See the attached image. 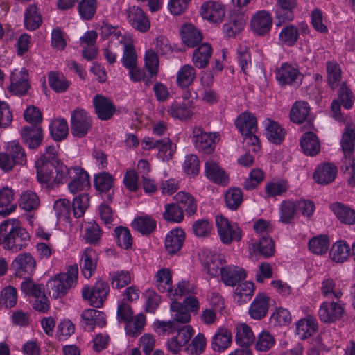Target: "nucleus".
Listing matches in <instances>:
<instances>
[{
    "instance_id": "11",
    "label": "nucleus",
    "mask_w": 355,
    "mask_h": 355,
    "mask_svg": "<svg viewBox=\"0 0 355 355\" xmlns=\"http://www.w3.org/2000/svg\"><path fill=\"white\" fill-rule=\"evenodd\" d=\"M126 17L129 24L136 30L145 33L150 26L148 17L144 10L137 6H132L126 10Z\"/></svg>"
},
{
    "instance_id": "33",
    "label": "nucleus",
    "mask_w": 355,
    "mask_h": 355,
    "mask_svg": "<svg viewBox=\"0 0 355 355\" xmlns=\"http://www.w3.org/2000/svg\"><path fill=\"white\" fill-rule=\"evenodd\" d=\"M42 24V17L35 4L30 5L24 12V26L28 31H35Z\"/></svg>"
},
{
    "instance_id": "56",
    "label": "nucleus",
    "mask_w": 355,
    "mask_h": 355,
    "mask_svg": "<svg viewBox=\"0 0 355 355\" xmlns=\"http://www.w3.org/2000/svg\"><path fill=\"white\" fill-rule=\"evenodd\" d=\"M121 44L123 46V53L121 59L123 65L127 68L137 64V55L133 44L128 42L126 38Z\"/></svg>"
},
{
    "instance_id": "14",
    "label": "nucleus",
    "mask_w": 355,
    "mask_h": 355,
    "mask_svg": "<svg viewBox=\"0 0 355 355\" xmlns=\"http://www.w3.org/2000/svg\"><path fill=\"white\" fill-rule=\"evenodd\" d=\"M81 318V327L87 331H92L96 326L106 325L105 315L101 311L88 309L82 313Z\"/></svg>"
},
{
    "instance_id": "26",
    "label": "nucleus",
    "mask_w": 355,
    "mask_h": 355,
    "mask_svg": "<svg viewBox=\"0 0 355 355\" xmlns=\"http://www.w3.org/2000/svg\"><path fill=\"white\" fill-rule=\"evenodd\" d=\"M98 255L95 250L87 248L85 250L81 257L80 268L82 274L89 279L96 270Z\"/></svg>"
},
{
    "instance_id": "64",
    "label": "nucleus",
    "mask_w": 355,
    "mask_h": 355,
    "mask_svg": "<svg viewBox=\"0 0 355 355\" xmlns=\"http://www.w3.org/2000/svg\"><path fill=\"white\" fill-rule=\"evenodd\" d=\"M243 192L239 188H231L225 194V203L227 207L232 209H237L243 202Z\"/></svg>"
},
{
    "instance_id": "52",
    "label": "nucleus",
    "mask_w": 355,
    "mask_h": 355,
    "mask_svg": "<svg viewBox=\"0 0 355 355\" xmlns=\"http://www.w3.org/2000/svg\"><path fill=\"white\" fill-rule=\"evenodd\" d=\"M254 285L252 282H245L239 284L234 291V297L241 304L246 303L254 295Z\"/></svg>"
},
{
    "instance_id": "59",
    "label": "nucleus",
    "mask_w": 355,
    "mask_h": 355,
    "mask_svg": "<svg viewBox=\"0 0 355 355\" xmlns=\"http://www.w3.org/2000/svg\"><path fill=\"white\" fill-rule=\"evenodd\" d=\"M17 299V291L12 286H6L0 292V305L6 308L14 307Z\"/></svg>"
},
{
    "instance_id": "42",
    "label": "nucleus",
    "mask_w": 355,
    "mask_h": 355,
    "mask_svg": "<svg viewBox=\"0 0 355 355\" xmlns=\"http://www.w3.org/2000/svg\"><path fill=\"white\" fill-rule=\"evenodd\" d=\"M159 57L157 53L153 49H148L144 55V70L154 81L159 73Z\"/></svg>"
},
{
    "instance_id": "17",
    "label": "nucleus",
    "mask_w": 355,
    "mask_h": 355,
    "mask_svg": "<svg viewBox=\"0 0 355 355\" xmlns=\"http://www.w3.org/2000/svg\"><path fill=\"white\" fill-rule=\"evenodd\" d=\"M270 297L264 293H258L250 306L248 313L254 320H261L268 311Z\"/></svg>"
},
{
    "instance_id": "55",
    "label": "nucleus",
    "mask_w": 355,
    "mask_h": 355,
    "mask_svg": "<svg viewBox=\"0 0 355 355\" xmlns=\"http://www.w3.org/2000/svg\"><path fill=\"white\" fill-rule=\"evenodd\" d=\"M69 127L64 119H56L50 125V132L52 137L55 141L64 139L68 135Z\"/></svg>"
},
{
    "instance_id": "1",
    "label": "nucleus",
    "mask_w": 355,
    "mask_h": 355,
    "mask_svg": "<svg viewBox=\"0 0 355 355\" xmlns=\"http://www.w3.org/2000/svg\"><path fill=\"white\" fill-rule=\"evenodd\" d=\"M29 233L17 219H8L0 225V245L6 250L17 252L29 243Z\"/></svg>"
},
{
    "instance_id": "30",
    "label": "nucleus",
    "mask_w": 355,
    "mask_h": 355,
    "mask_svg": "<svg viewBox=\"0 0 355 355\" xmlns=\"http://www.w3.org/2000/svg\"><path fill=\"white\" fill-rule=\"evenodd\" d=\"M155 285L161 293H173L172 288V274L168 268L159 270L154 276Z\"/></svg>"
},
{
    "instance_id": "21",
    "label": "nucleus",
    "mask_w": 355,
    "mask_h": 355,
    "mask_svg": "<svg viewBox=\"0 0 355 355\" xmlns=\"http://www.w3.org/2000/svg\"><path fill=\"white\" fill-rule=\"evenodd\" d=\"M310 107L307 102L304 101H296L290 111V120L295 123L300 124L306 122L309 127L313 126L311 121Z\"/></svg>"
},
{
    "instance_id": "20",
    "label": "nucleus",
    "mask_w": 355,
    "mask_h": 355,
    "mask_svg": "<svg viewBox=\"0 0 355 355\" xmlns=\"http://www.w3.org/2000/svg\"><path fill=\"white\" fill-rule=\"evenodd\" d=\"M205 173L206 177L212 182L220 185H227L229 178L225 170L219 164L209 160L205 164Z\"/></svg>"
},
{
    "instance_id": "8",
    "label": "nucleus",
    "mask_w": 355,
    "mask_h": 355,
    "mask_svg": "<svg viewBox=\"0 0 355 355\" xmlns=\"http://www.w3.org/2000/svg\"><path fill=\"white\" fill-rule=\"evenodd\" d=\"M31 87L29 75L26 69H15L11 73L10 85L8 87L10 93L15 96H24L28 94Z\"/></svg>"
},
{
    "instance_id": "13",
    "label": "nucleus",
    "mask_w": 355,
    "mask_h": 355,
    "mask_svg": "<svg viewBox=\"0 0 355 355\" xmlns=\"http://www.w3.org/2000/svg\"><path fill=\"white\" fill-rule=\"evenodd\" d=\"M93 105L97 116L103 121L110 119L116 112L112 101L102 94H96L94 97Z\"/></svg>"
},
{
    "instance_id": "43",
    "label": "nucleus",
    "mask_w": 355,
    "mask_h": 355,
    "mask_svg": "<svg viewBox=\"0 0 355 355\" xmlns=\"http://www.w3.org/2000/svg\"><path fill=\"white\" fill-rule=\"evenodd\" d=\"M183 42L189 47L197 45L202 39L200 31L191 24H184L182 28Z\"/></svg>"
},
{
    "instance_id": "31",
    "label": "nucleus",
    "mask_w": 355,
    "mask_h": 355,
    "mask_svg": "<svg viewBox=\"0 0 355 355\" xmlns=\"http://www.w3.org/2000/svg\"><path fill=\"white\" fill-rule=\"evenodd\" d=\"M300 146L304 154L315 156L320 150L319 139L315 134L307 132L302 135L300 139Z\"/></svg>"
},
{
    "instance_id": "54",
    "label": "nucleus",
    "mask_w": 355,
    "mask_h": 355,
    "mask_svg": "<svg viewBox=\"0 0 355 355\" xmlns=\"http://www.w3.org/2000/svg\"><path fill=\"white\" fill-rule=\"evenodd\" d=\"M309 249L315 254H323L329 247V239L327 235L321 234L313 237L309 241Z\"/></svg>"
},
{
    "instance_id": "60",
    "label": "nucleus",
    "mask_w": 355,
    "mask_h": 355,
    "mask_svg": "<svg viewBox=\"0 0 355 355\" xmlns=\"http://www.w3.org/2000/svg\"><path fill=\"white\" fill-rule=\"evenodd\" d=\"M162 216L165 220L172 223H180L184 219L182 208L175 203L166 204Z\"/></svg>"
},
{
    "instance_id": "40",
    "label": "nucleus",
    "mask_w": 355,
    "mask_h": 355,
    "mask_svg": "<svg viewBox=\"0 0 355 355\" xmlns=\"http://www.w3.org/2000/svg\"><path fill=\"white\" fill-rule=\"evenodd\" d=\"M146 318L144 313H139L125 323V330L128 336L137 337L143 331Z\"/></svg>"
},
{
    "instance_id": "25",
    "label": "nucleus",
    "mask_w": 355,
    "mask_h": 355,
    "mask_svg": "<svg viewBox=\"0 0 355 355\" xmlns=\"http://www.w3.org/2000/svg\"><path fill=\"white\" fill-rule=\"evenodd\" d=\"M23 142L30 148H37L43 139V130L37 125L26 126L21 130V132Z\"/></svg>"
},
{
    "instance_id": "47",
    "label": "nucleus",
    "mask_w": 355,
    "mask_h": 355,
    "mask_svg": "<svg viewBox=\"0 0 355 355\" xmlns=\"http://www.w3.org/2000/svg\"><path fill=\"white\" fill-rule=\"evenodd\" d=\"M50 87L57 93L65 92L71 85L63 74L55 71H51L48 76Z\"/></svg>"
},
{
    "instance_id": "29",
    "label": "nucleus",
    "mask_w": 355,
    "mask_h": 355,
    "mask_svg": "<svg viewBox=\"0 0 355 355\" xmlns=\"http://www.w3.org/2000/svg\"><path fill=\"white\" fill-rule=\"evenodd\" d=\"M211 55L212 47L209 44L205 42L193 51L192 62L196 67L204 69L208 65Z\"/></svg>"
},
{
    "instance_id": "35",
    "label": "nucleus",
    "mask_w": 355,
    "mask_h": 355,
    "mask_svg": "<svg viewBox=\"0 0 355 355\" xmlns=\"http://www.w3.org/2000/svg\"><path fill=\"white\" fill-rule=\"evenodd\" d=\"M318 323L315 318L308 316L300 319L296 323V332L301 339H306L318 331Z\"/></svg>"
},
{
    "instance_id": "7",
    "label": "nucleus",
    "mask_w": 355,
    "mask_h": 355,
    "mask_svg": "<svg viewBox=\"0 0 355 355\" xmlns=\"http://www.w3.org/2000/svg\"><path fill=\"white\" fill-rule=\"evenodd\" d=\"M92 125L89 113L80 107L76 108L71 115V130L75 137H84Z\"/></svg>"
},
{
    "instance_id": "22",
    "label": "nucleus",
    "mask_w": 355,
    "mask_h": 355,
    "mask_svg": "<svg viewBox=\"0 0 355 355\" xmlns=\"http://www.w3.org/2000/svg\"><path fill=\"white\" fill-rule=\"evenodd\" d=\"M225 259L222 254L209 251L202 261V266L211 276L218 277L220 274L221 268L225 267Z\"/></svg>"
},
{
    "instance_id": "12",
    "label": "nucleus",
    "mask_w": 355,
    "mask_h": 355,
    "mask_svg": "<svg viewBox=\"0 0 355 355\" xmlns=\"http://www.w3.org/2000/svg\"><path fill=\"white\" fill-rule=\"evenodd\" d=\"M272 17L267 10H259L252 17L250 26L252 31L257 35H264L271 29Z\"/></svg>"
},
{
    "instance_id": "46",
    "label": "nucleus",
    "mask_w": 355,
    "mask_h": 355,
    "mask_svg": "<svg viewBox=\"0 0 355 355\" xmlns=\"http://www.w3.org/2000/svg\"><path fill=\"white\" fill-rule=\"evenodd\" d=\"M37 168V180L41 184H49L53 180V169L55 163H50L40 161H37L35 163Z\"/></svg>"
},
{
    "instance_id": "41",
    "label": "nucleus",
    "mask_w": 355,
    "mask_h": 355,
    "mask_svg": "<svg viewBox=\"0 0 355 355\" xmlns=\"http://www.w3.org/2000/svg\"><path fill=\"white\" fill-rule=\"evenodd\" d=\"M350 255V248L345 241H338L330 249L329 256L336 263H343Z\"/></svg>"
},
{
    "instance_id": "32",
    "label": "nucleus",
    "mask_w": 355,
    "mask_h": 355,
    "mask_svg": "<svg viewBox=\"0 0 355 355\" xmlns=\"http://www.w3.org/2000/svg\"><path fill=\"white\" fill-rule=\"evenodd\" d=\"M265 126L268 139L275 144H282L286 132L285 129L279 123L270 119H266Z\"/></svg>"
},
{
    "instance_id": "44",
    "label": "nucleus",
    "mask_w": 355,
    "mask_h": 355,
    "mask_svg": "<svg viewBox=\"0 0 355 355\" xmlns=\"http://www.w3.org/2000/svg\"><path fill=\"white\" fill-rule=\"evenodd\" d=\"M327 81L331 89H335L339 86L342 79V71L339 64L336 60L327 61L326 63Z\"/></svg>"
},
{
    "instance_id": "24",
    "label": "nucleus",
    "mask_w": 355,
    "mask_h": 355,
    "mask_svg": "<svg viewBox=\"0 0 355 355\" xmlns=\"http://www.w3.org/2000/svg\"><path fill=\"white\" fill-rule=\"evenodd\" d=\"M337 168L332 164L323 163L317 166L313 178L318 184H327L332 182L337 175Z\"/></svg>"
},
{
    "instance_id": "19",
    "label": "nucleus",
    "mask_w": 355,
    "mask_h": 355,
    "mask_svg": "<svg viewBox=\"0 0 355 355\" xmlns=\"http://www.w3.org/2000/svg\"><path fill=\"white\" fill-rule=\"evenodd\" d=\"M300 76L299 69L288 62L282 63L275 73L276 79L281 85H293Z\"/></svg>"
},
{
    "instance_id": "57",
    "label": "nucleus",
    "mask_w": 355,
    "mask_h": 355,
    "mask_svg": "<svg viewBox=\"0 0 355 355\" xmlns=\"http://www.w3.org/2000/svg\"><path fill=\"white\" fill-rule=\"evenodd\" d=\"M298 37L299 29L293 24L284 26L279 33V40L283 44L288 46H294Z\"/></svg>"
},
{
    "instance_id": "63",
    "label": "nucleus",
    "mask_w": 355,
    "mask_h": 355,
    "mask_svg": "<svg viewBox=\"0 0 355 355\" xmlns=\"http://www.w3.org/2000/svg\"><path fill=\"white\" fill-rule=\"evenodd\" d=\"M338 101H339L345 109L349 110L352 107L354 101V96L346 82H343L339 85V88L338 89Z\"/></svg>"
},
{
    "instance_id": "34",
    "label": "nucleus",
    "mask_w": 355,
    "mask_h": 355,
    "mask_svg": "<svg viewBox=\"0 0 355 355\" xmlns=\"http://www.w3.org/2000/svg\"><path fill=\"white\" fill-rule=\"evenodd\" d=\"M239 132L243 134H251L257 131V121L255 116L249 112L241 114L235 121Z\"/></svg>"
},
{
    "instance_id": "50",
    "label": "nucleus",
    "mask_w": 355,
    "mask_h": 355,
    "mask_svg": "<svg viewBox=\"0 0 355 355\" xmlns=\"http://www.w3.org/2000/svg\"><path fill=\"white\" fill-rule=\"evenodd\" d=\"M132 226L142 234H149L155 230L156 221L148 216H140L133 220Z\"/></svg>"
},
{
    "instance_id": "15",
    "label": "nucleus",
    "mask_w": 355,
    "mask_h": 355,
    "mask_svg": "<svg viewBox=\"0 0 355 355\" xmlns=\"http://www.w3.org/2000/svg\"><path fill=\"white\" fill-rule=\"evenodd\" d=\"M69 178L71 182L68 184V188L71 193H76L84 191L90 187L89 176L87 172L83 168L72 167V173Z\"/></svg>"
},
{
    "instance_id": "38",
    "label": "nucleus",
    "mask_w": 355,
    "mask_h": 355,
    "mask_svg": "<svg viewBox=\"0 0 355 355\" xmlns=\"http://www.w3.org/2000/svg\"><path fill=\"white\" fill-rule=\"evenodd\" d=\"M196 77V70L190 64L183 65L178 71L176 76L177 85L182 88L187 89Z\"/></svg>"
},
{
    "instance_id": "37",
    "label": "nucleus",
    "mask_w": 355,
    "mask_h": 355,
    "mask_svg": "<svg viewBox=\"0 0 355 355\" xmlns=\"http://www.w3.org/2000/svg\"><path fill=\"white\" fill-rule=\"evenodd\" d=\"M330 209L337 218L347 225L355 224V210L341 202H335L330 205Z\"/></svg>"
},
{
    "instance_id": "10",
    "label": "nucleus",
    "mask_w": 355,
    "mask_h": 355,
    "mask_svg": "<svg viewBox=\"0 0 355 355\" xmlns=\"http://www.w3.org/2000/svg\"><path fill=\"white\" fill-rule=\"evenodd\" d=\"M225 6L220 1H207L203 2L200 7L202 17L212 23H221L225 18Z\"/></svg>"
},
{
    "instance_id": "3",
    "label": "nucleus",
    "mask_w": 355,
    "mask_h": 355,
    "mask_svg": "<svg viewBox=\"0 0 355 355\" xmlns=\"http://www.w3.org/2000/svg\"><path fill=\"white\" fill-rule=\"evenodd\" d=\"M216 226L222 243L230 245L233 242H238L241 240L243 236L241 228L237 223L230 221L223 216L216 217Z\"/></svg>"
},
{
    "instance_id": "28",
    "label": "nucleus",
    "mask_w": 355,
    "mask_h": 355,
    "mask_svg": "<svg viewBox=\"0 0 355 355\" xmlns=\"http://www.w3.org/2000/svg\"><path fill=\"white\" fill-rule=\"evenodd\" d=\"M249 245L254 254L266 258L273 256L275 252V243L270 237L263 236L259 241L251 239Z\"/></svg>"
},
{
    "instance_id": "5",
    "label": "nucleus",
    "mask_w": 355,
    "mask_h": 355,
    "mask_svg": "<svg viewBox=\"0 0 355 355\" xmlns=\"http://www.w3.org/2000/svg\"><path fill=\"white\" fill-rule=\"evenodd\" d=\"M219 141V134L216 132H207L201 127H194L193 129V139L195 148L203 154H212Z\"/></svg>"
},
{
    "instance_id": "18",
    "label": "nucleus",
    "mask_w": 355,
    "mask_h": 355,
    "mask_svg": "<svg viewBox=\"0 0 355 355\" xmlns=\"http://www.w3.org/2000/svg\"><path fill=\"white\" fill-rule=\"evenodd\" d=\"M344 313V308L337 302H323L320 306L318 315L324 322H333L340 319Z\"/></svg>"
},
{
    "instance_id": "36",
    "label": "nucleus",
    "mask_w": 355,
    "mask_h": 355,
    "mask_svg": "<svg viewBox=\"0 0 355 355\" xmlns=\"http://www.w3.org/2000/svg\"><path fill=\"white\" fill-rule=\"evenodd\" d=\"M232 341L231 331L225 328H220L212 338V349L214 351H224L230 347Z\"/></svg>"
},
{
    "instance_id": "58",
    "label": "nucleus",
    "mask_w": 355,
    "mask_h": 355,
    "mask_svg": "<svg viewBox=\"0 0 355 355\" xmlns=\"http://www.w3.org/2000/svg\"><path fill=\"white\" fill-rule=\"evenodd\" d=\"M206 345L207 342L205 335L199 333L191 340L189 344H187L184 350L190 355H200L205 350Z\"/></svg>"
},
{
    "instance_id": "62",
    "label": "nucleus",
    "mask_w": 355,
    "mask_h": 355,
    "mask_svg": "<svg viewBox=\"0 0 355 355\" xmlns=\"http://www.w3.org/2000/svg\"><path fill=\"white\" fill-rule=\"evenodd\" d=\"M99 34L103 40L107 38L109 36H112V38L118 40L119 43L124 42L125 37L122 35L117 26H112L105 21H102L101 24H99Z\"/></svg>"
},
{
    "instance_id": "61",
    "label": "nucleus",
    "mask_w": 355,
    "mask_h": 355,
    "mask_svg": "<svg viewBox=\"0 0 355 355\" xmlns=\"http://www.w3.org/2000/svg\"><path fill=\"white\" fill-rule=\"evenodd\" d=\"M171 311L174 319L173 321H175L178 324L179 322L188 323L190 322V312L180 302L175 300L173 301L171 304Z\"/></svg>"
},
{
    "instance_id": "49",
    "label": "nucleus",
    "mask_w": 355,
    "mask_h": 355,
    "mask_svg": "<svg viewBox=\"0 0 355 355\" xmlns=\"http://www.w3.org/2000/svg\"><path fill=\"white\" fill-rule=\"evenodd\" d=\"M175 201L182 205V208L184 209L185 212L191 216L194 214L197 211V203L194 197L187 192L180 191L174 197Z\"/></svg>"
},
{
    "instance_id": "4",
    "label": "nucleus",
    "mask_w": 355,
    "mask_h": 355,
    "mask_svg": "<svg viewBox=\"0 0 355 355\" xmlns=\"http://www.w3.org/2000/svg\"><path fill=\"white\" fill-rule=\"evenodd\" d=\"M110 292L108 284L101 279L98 280L94 286L85 285L82 289V297L88 301L93 307H102Z\"/></svg>"
},
{
    "instance_id": "39",
    "label": "nucleus",
    "mask_w": 355,
    "mask_h": 355,
    "mask_svg": "<svg viewBox=\"0 0 355 355\" xmlns=\"http://www.w3.org/2000/svg\"><path fill=\"white\" fill-rule=\"evenodd\" d=\"M167 112L171 117L181 121L191 119L194 113L193 107L191 105L178 102L173 103Z\"/></svg>"
},
{
    "instance_id": "53",
    "label": "nucleus",
    "mask_w": 355,
    "mask_h": 355,
    "mask_svg": "<svg viewBox=\"0 0 355 355\" xmlns=\"http://www.w3.org/2000/svg\"><path fill=\"white\" fill-rule=\"evenodd\" d=\"M297 213L295 201L283 200L279 207V220L284 223H291Z\"/></svg>"
},
{
    "instance_id": "48",
    "label": "nucleus",
    "mask_w": 355,
    "mask_h": 355,
    "mask_svg": "<svg viewBox=\"0 0 355 355\" xmlns=\"http://www.w3.org/2000/svg\"><path fill=\"white\" fill-rule=\"evenodd\" d=\"M19 205L21 209L27 211L37 209L40 206L39 196L34 191H25L20 196Z\"/></svg>"
},
{
    "instance_id": "9",
    "label": "nucleus",
    "mask_w": 355,
    "mask_h": 355,
    "mask_svg": "<svg viewBox=\"0 0 355 355\" xmlns=\"http://www.w3.org/2000/svg\"><path fill=\"white\" fill-rule=\"evenodd\" d=\"M12 267L17 277L28 278L35 271L36 261L30 253H21L13 260Z\"/></svg>"
},
{
    "instance_id": "23",
    "label": "nucleus",
    "mask_w": 355,
    "mask_h": 355,
    "mask_svg": "<svg viewBox=\"0 0 355 355\" xmlns=\"http://www.w3.org/2000/svg\"><path fill=\"white\" fill-rule=\"evenodd\" d=\"M341 148L344 154L343 160L354 158L355 146V125L347 123L340 141Z\"/></svg>"
},
{
    "instance_id": "6",
    "label": "nucleus",
    "mask_w": 355,
    "mask_h": 355,
    "mask_svg": "<svg viewBox=\"0 0 355 355\" xmlns=\"http://www.w3.org/2000/svg\"><path fill=\"white\" fill-rule=\"evenodd\" d=\"M171 338L166 341V349L174 355L180 353L194 334V329L191 325L181 326Z\"/></svg>"
},
{
    "instance_id": "45",
    "label": "nucleus",
    "mask_w": 355,
    "mask_h": 355,
    "mask_svg": "<svg viewBox=\"0 0 355 355\" xmlns=\"http://www.w3.org/2000/svg\"><path fill=\"white\" fill-rule=\"evenodd\" d=\"M236 332L235 336L236 343L239 346H248L255 339L254 335L250 327L245 324H239L236 327Z\"/></svg>"
},
{
    "instance_id": "51",
    "label": "nucleus",
    "mask_w": 355,
    "mask_h": 355,
    "mask_svg": "<svg viewBox=\"0 0 355 355\" xmlns=\"http://www.w3.org/2000/svg\"><path fill=\"white\" fill-rule=\"evenodd\" d=\"M96 0H81L78 4V12L80 18L85 21L92 19L96 12Z\"/></svg>"
},
{
    "instance_id": "2",
    "label": "nucleus",
    "mask_w": 355,
    "mask_h": 355,
    "mask_svg": "<svg viewBox=\"0 0 355 355\" xmlns=\"http://www.w3.org/2000/svg\"><path fill=\"white\" fill-rule=\"evenodd\" d=\"M78 275L77 264L69 266L66 272L57 275L48 282L49 295L55 299L64 296L69 290L76 286Z\"/></svg>"
},
{
    "instance_id": "16",
    "label": "nucleus",
    "mask_w": 355,
    "mask_h": 355,
    "mask_svg": "<svg viewBox=\"0 0 355 355\" xmlns=\"http://www.w3.org/2000/svg\"><path fill=\"white\" fill-rule=\"evenodd\" d=\"M220 279L227 286H235L246 277L245 270L237 266L227 265L221 268Z\"/></svg>"
},
{
    "instance_id": "27",
    "label": "nucleus",
    "mask_w": 355,
    "mask_h": 355,
    "mask_svg": "<svg viewBox=\"0 0 355 355\" xmlns=\"http://www.w3.org/2000/svg\"><path fill=\"white\" fill-rule=\"evenodd\" d=\"M185 239L182 229L175 228L171 230L165 239V249L170 254H175L182 248Z\"/></svg>"
}]
</instances>
